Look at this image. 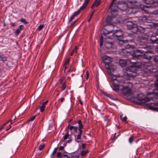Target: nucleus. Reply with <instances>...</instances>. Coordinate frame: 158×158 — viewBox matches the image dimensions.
Listing matches in <instances>:
<instances>
[{"label": "nucleus", "instance_id": "nucleus-57", "mask_svg": "<svg viewBox=\"0 0 158 158\" xmlns=\"http://www.w3.org/2000/svg\"><path fill=\"white\" fill-rule=\"evenodd\" d=\"M48 102V101H46L43 102V104H44V105L45 106V105H46L47 104Z\"/></svg>", "mask_w": 158, "mask_h": 158}, {"label": "nucleus", "instance_id": "nucleus-60", "mask_svg": "<svg viewBox=\"0 0 158 158\" xmlns=\"http://www.w3.org/2000/svg\"><path fill=\"white\" fill-rule=\"evenodd\" d=\"M11 25L13 27H14L15 26V23H12L11 24Z\"/></svg>", "mask_w": 158, "mask_h": 158}, {"label": "nucleus", "instance_id": "nucleus-9", "mask_svg": "<svg viewBox=\"0 0 158 158\" xmlns=\"http://www.w3.org/2000/svg\"><path fill=\"white\" fill-rule=\"evenodd\" d=\"M102 58L103 61V62L105 64L106 68L110 69V66L109 65V64L112 61L111 58L106 56H103Z\"/></svg>", "mask_w": 158, "mask_h": 158}, {"label": "nucleus", "instance_id": "nucleus-16", "mask_svg": "<svg viewBox=\"0 0 158 158\" xmlns=\"http://www.w3.org/2000/svg\"><path fill=\"white\" fill-rule=\"evenodd\" d=\"M134 46H131L128 45L127 46V48L123 50V52L129 53L131 54L134 51Z\"/></svg>", "mask_w": 158, "mask_h": 158}, {"label": "nucleus", "instance_id": "nucleus-28", "mask_svg": "<svg viewBox=\"0 0 158 158\" xmlns=\"http://www.w3.org/2000/svg\"><path fill=\"white\" fill-rule=\"evenodd\" d=\"M58 158H69V157L66 153L64 152L62 154L60 157Z\"/></svg>", "mask_w": 158, "mask_h": 158}, {"label": "nucleus", "instance_id": "nucleus-24", "mask_svg": "<svg viewBox=\"0 0 158 158\" xmlns=\"http://www.w3.org/2000/svg\"><path fill=\"white\" fill-rule=\"evenodd\" d=\"M136 28L138 32L141 33H143L145 31V28L141 26H137Z\"/></svg>", "mask_w": 158, "mask_h": 158}, {"label": "nucleus", "instance_id": "nucleus-59", "mask_svg": "<svg viewBox=\"0 0 158 158\" xmlns=\"http://www.w3.org/2000/svg\"><path fill=\"white\" fill-rule=\"evenodd\" d=\"M55 106H56V108L57 109H58V105L57 104V103H55Z\"/></svg>", "mask_w": 158, "mask_h": 158}, {"label": "nucleus", "instance_id": "nucleus-30", "mask_svg": "<svg viewBox=\"0 0 158 158\" xmlns=\"http://www.w3.org/2000/svg\"><path fill=\"white\" fill-rule=\"evenodd\" d=\"M88 152V151L86 150H83L81 152V155L82 156H84Z\"/></svg>", "mask_w": 158, "mask_h": 158}, {"label": "nucleus", "instance_id": "nucleus-10", "mask_svg": "<svg viewBox=\"0 0 158 158\" xmlns=\"http://www.w3.org/2000/svg\"><path fill=\"white\" fill-rule=\"evenodd\" d=\"M136 18L138 20V21L140 23H150L151 22L150 18L144 16H140L139 17H137Z\"/></svg>", "mask_w": 158, "mask_h": 158}, {"label": "nucleus", "instance_id": "nucleus-35", "mask_svg": "<svg viewBox=\"0 0 158 158\" xmlns=\"http://www.w3.org/2000/svg\"><path fill=\"white\" fill-rule=\"evenodd\" d=\"M35 118V116H34L32 117H31L29 118L27 120V122H30L31 121H33Z\"/></svg>", "mask_w": 158, "mask_h": 158}, {"label": "nucleus", "instance_id": "nucleus-37", "mask_svg": "<svg viewBox=\"0 0 158 158\" xmlns=\"http://www.w3.org/2000/svg\"><path fill=\"white\" fill-rule=\"evenodd\" d=\"M75 17V16L73 15L71 16L69 20V22H71L72 20Z\"/></svg>", "mask_w": 158, "mask_h": 158}, {"label": "nucleus", "instance_id": "nucleus-34", "mask_svg": "<svg viewBox=\"0 0 158 158\" xmlns=\"http://www.w3.org/2000/svg\"><path fill=\"white\" fill-rule=\"evenodd\" d=\"M20 21L21 22L24 24H27L28 23V22L26 21V20L23 18H22L20 20Z\"/></svg>", "mask_w": 158, "mask_h": 158}, {"label": "nucleus", "instance_id": "nucleus-17", "mask_svg": "<svg viewBox=\"0 0 158 158\" xmlns=\"http://www.w3.org/2000/svg\"><path fill=\"white\" fill-rule=\"evenodd\" d=\"M150 40L153 44L158 43V35L153 34L151 36Z\"/></svg>", "mask_w": 158, "mask_h": 158}, {"label": "nucleus", "instance_id": "nucleus-39", "mask_svg": "<svg viewBox=\"0 0 158 158\" xmlns=\"http://www.w3.org/2000/svg\"><path fill=\"white\" fill-rule=\"evenodd\" d=\"M12 120H10V121H9L8 122H7L4 123L3 125H2V126L0 128V130H1L2 128L3 127L5 126V125H6L9 122H11V124H12Z\"/></svg>", "mask_w": 158, "mask_h": 158}, {"label": "nucleus", "instance_id": "nucleus-64", "mask_svg": "<svg viewBox=\"0 0 158 158\" xmlns=\"http://www.w3.org/2000/svg\"><path fill=\"white\" fill-rule=\"evenodd\" d=\"M156 13L157 14H158V10L157 11H156Z\"/></svg>", "mask_w": 158, "mask_h": 158}, {"label": "nucleus", "instance_id": "nucleus-14", "mask_svg": "<svg viewBox=\"0 0 158 158\" xmlns=\"http://www.w3.org/2000/svg\"><path fill=\"white\" fill-rule=\"evenodd\" d=\"M153 95H152V100L155 101V99L157 100L158 99V89L155 90L153 93H152ZM154 106H158V102H156L152 103Z\"/></svg>", "mask_w": 158, "mask_h": 158}, {"label": "nucleus", "instance_id": "nucleus-43", "mask_svg": "<svg viewBox=\"0 0 158 158\" xmlns=\"http://www.w3.org/2000/svg\"><path fill=\"white\" fill-rule=\"evenodd\" d=\"M57 148H55L53 151L52 154L51 155L52 156L54 155L56 152Z\"/></svg>", "mask_w": 158, "mask_h": 158}, {"label": "nucleus", "instance_id": "nucleus-42", "mask_svg": "<svg viewBox=\"0 0 158 158\" xmlns=\"http://www.w3.org/2000/svg\"><path fill=\"white\" fill-rule=\"evenodd\" d=\"M103 44V37L101 36L100 37V46L101 47Z\"/></svg>", "mask_w": 158, "mask_h": 158}, {"label": "nucleus", "instance_id": "nucleus-51", "mask_svg": "<svg viewBox=\"0 0 158 158\" xmlns=\"http://www.w3.org/2000/svg\"><path fill=\"white\" fill-rule=\"evenodd\" d=\"M77 20L78 19H77L76 20H75L73 22L71 23V27H72V26H73L74 24L75 23L77 22Z\"/></svg>", "mask_w": 158, "mask_h": 158}, {"label": "nucleus", "instance_id": "nucleus-15", "mask_svg": "<svg viewBox=\"0 0 158 158\" xmlns=\"http://www.w3.org/2000/svg\"><path fill=\"white\" fill-rule=\"evenodd\" d=\"M123 32L121 30H117L113 32V36L114 38H118L119 37H123Z\"/></svg>", "mask_w": 158, "mask_h": 158}, {"label": "nucleus", "instance_id": "nucleus-55", "mask_svg": "<svg viewBox=\"0 0 158 158\" xmlns=\"http://www.w3.org/2000/svg\"><path fill=\"white\" fill-rule=\"evenodd\" d=\"M154 60L156 62L158 63V56L156 58H155Z\"/></svg>", "mask_w": 158, "mask_h": 158}, {"label": "nucleus", "instance_id": "nucleus-3", "mask_svg": "<svg viewBox=\"0 0 158 158\" xmlns=\"http://www.w3.org/2000/svg\"><path fill=\"white\" fill-rule=\"evenodd\" d=\"M144 1L146 4H153L152 5L148 6L142 5H140L141 9L147 13H151V10L152 8L158 6V1L156 2H154L153 0H144Z\"/></svg>", "mask_w": 158, "mask_h": 158}, {"label": "nucleus", "instance_id": "nucleus-47", "mask_svg": "<svg viewBox=\"0 0 158 158\" xmlns=\"http://www.w3.org/2000/svg\"><path fill=\"white\" fill-rule=\"evenodd\" d=\"M130 3H135L136 2V0H128Z\"/></svg>", "mask_w": 158, "mask_h": 158}, {"label": "nucleus", "instance_id": "nucleus-40", "mask_svg": "<svg viewBox=\"0 0 158 158\" xmlns=\"http://www.w3.org/2000/svg\"><path fill=\"white\" fill-rule=\"evenodd\" d=\"M12 120H10V121H9L8 122H7L4 123L3 125H2V126L0 128V130H1L2 128L3 127L5 126V125H6L9 122H11V124H12Z\"/></svg>", "mask_w": 158, "mask_h": 158}, {"label": "nucleus", "instance_id": "nucleus-44", "mask_svg": "<svg viewBox=\"0 0 158 158\" xmlns=\"http://www.w3.org/2000/svg\"><path fill=\"white\" fill-rule=\"evenodd\" d=\"M78 49V47L77 46H76L74 48V49L73 50H74V52L75 53H77V50Z\"/></svg>", "mask_w": 158, "mask_h": 158}, {"label": "nucleus", "instance_id": "nucleus-48", "mask_svg": "<svg viewBox=\"0 0 158 158\" xmlns=\"http://www.w3.org/2000/svg\"><path fill=\"white\" fill-rule=\"evenodd\" d=\"M94 11H93L92 12V13L91 14V15H90V18H89V19L88 20V22H89V21H90V19H91V18H92V16H93V14H94Z\"/></svg>", "mask_w": 158, "mask_h": 158}, {"label": "nucleus", "instance_id": "nucleus-12", "mask_svg": "<svg viewBox=\"0 0 158 158\" xmlns=\"http://www.w3.org/2000/svg\"><path fill=\"white\" fill-rule=\"evenodd\" d=\"M89 0H85L84 3L82 6H81L80 9L77 11L75 12L73 15L75 16H77L80 14V11L81 10H83L87 6Z\"/></svg>", "mask_w": 158, "mask_h": 158}, {"label": "nucleus", "instance_id": "nucleus-23", "mask_svg": "<svg viewBox=\"0 0 158 158\" xmlns=\"http://www.w3.org/2000/svg\"><path fill=\"white\" fill-rule=\"evenodd\" d=\"M100 0H96L93 3L91 8L93 9L94 7H97L98 6L100 5Z\"/></svg>", "mask_w": 158, "mask_h": 158}, {"label": "nucleus", "instance_id": "nucleus-36", "mask_svg": "<svg viewBox=\"0 0 158 158\" xmlns=\"http://www.w3.org/2000/svg\"><path fill=\"white\" fill-rule=\"evenodd\" d=\"M45 145L43 144L42 145H40L39 147V149L40 150H42L44 147Z\"/></svg>", "mask_w": 158, "mask_h": 158}, {"label": "nucleus", "instance_id": "nucleus-33", "mask_svg": "<svg viewBox=\"0 0 158 158\" xmlns=\"http://www.w3.org/2000/svg\"><path fill=\"white\" fill-rule=\"evenodd\" d=\"M45 106L42 104V105L40 107V111L41 112H43L45 109Z\"/></svg>", "mask_w": 158, "mask_h": 158}, {"label": "nucleus", "instance_id": "nucleus-19", "mask_svg": "<svg viewBox=\"0 0 158 158\" xmlns=\"http://www.w3.org/2000/svg\"><path fill=\"white\" fill-rule=\"evenodd\" d=\"M139 38L141 41L145 43L147 40L148 36L145 34H143L139 36Z\"/></svg>", "mask_w": 158, "mask_h": 158}, {"label": "nucleus", "instance_id": "nucleus-50", "mask_svg": "<svg viewBox=\"0 0 158 158\" xmlns=\"http://www.w3.org/2000/svg\"><path fill=\"white\" fill-rule=\"evenodd\" d=\"M156 86L158 87V79H157L155 82Z\"/></svg>", "mask_w": 158, "mask_h": 158}, {"label": "nucleus", "instance_id": "nucleus-4", "mask_svg": "<svg viewBox=\"0 0 158 158\" xmlns=\"http://www.w3.org/2000/svg\"><path fill=\"white\" fill-rule=\"evenodd\" d=\"M126 71L125 72V75L127 77H134L139 73L138 71L137 70L136 67L130 66L125 69Z\"/></svg>", "mask_w": 158, "mask_h": 158}, {"label": "nucleus", "instance_id": "nucleus-27", "mask_svg": "<svg viewBox=\"0 0 158 158\" xmlns=\"http://www.w3.org/2000/svg\"><path fill=\"white\" fill-rule=\"evenodd\" d=\"M78 123V130H82V129L83 127V125L82 124V122L81 120H79Z\"/></svg>", "mask_w": 158, "mask_h": 158}, {"label": "nucleus", "instance_id": "nucleus-54", "mask_svg": "<svg viewBox=\"0 0 158 158\" xmlns=\"http://www.w3.org/2000/svg\"><path fill=\"white\" fill-rule=\"evenodd\" d=\"M71 141H72V140L71 139V138L70 137V138H69V140H68V141H67V142L66 143H70L71 142Z\"/></svg>", "mask_w": 158, "mask_h": 158}, {"label": "nucleus", "instance_id": "nucleus-5", "mask_svg": "<svg viewBox=\"0 0 158 158\" xmlns=\"http://www.w3.org/2000/svg\"><path fill=\"white\" fill-rule=\"evenodd\" d=\"M153 94L152 93L148 94L146 96H145L142 93H140L137 95L136 98L141 103H145L152 100V95Z\"/></svg>", "mask_w": 158, "mask_h": 158}, {"label": "nucleus", "instance_id": "nucleus-2", "mask_svg": "<svg viewBox=\"0 0 158 158\" xmlns=\"http://www.w3.org/2000/svg\"><path fill=\"white\" fill-rule=\"evenodd\" d=\"M112 16H108L106 19V24L103 30V33L105 35L114 31V29L115 27L113 24L117 22V21H115V16L113 15Z\"/></svg>", "mask_w": 158, "mask_h": 158}, {"label": "nucleus", "instance_id": "nucleus-53", "mask_svg": "<svg viewBox=\"0 0 158 158\" xmlns=\"http://www.w3.org/2000/svg\"><path fill=\"white\" fill-rule=\"evenodd\" d=\"M78 156L77 155H76L75 156H72L71 158H78Z\"/></svg>", "mask_w": 158, "mask_h": 158}, {"label": "nucleus", "instance_id": "nucleus-6", "mask_svg": "<svg viewBox=\"0 0 158 158\" xmlns=\"http://www.w3.org/2000/svg\"><path fill=\"white\" fill-rule=\"evenodd\" d=\"M120 78L122 77H117L115 79L113 78L114 85V90L116 91H118L119 89V86L122 85V83H123V81Z\"/></svg>", "mask_w": 158, "mask_h": 158}, {"label": "nucleus", "instance_id": "nucleus-52", "mask_svg": "<svg viewBox=\"0 0 158 158\" xmlns=\"http://www.w3.org/2000/svg\"><path fill=\"white\" fill-rule=\"evenodd\" d=\"M116 134V133H115V134L113 136V137L112 136L111 137V140H113L114 139Z\"/></svg>", "mask_w": 158, "mask_h": 158}, {"label": "nucleus", "instance_id": "nucleus-46", "mask_svg": "<svg viewBox=\"0 0 158 158\" xmlns=\"http://www.w3.org/2000/svg\"><path fill=\"white\" fill-rule=\"evenodd\" d=\"M62 154L60 152H59L57 153V156L58 157V158L60 157L61 156Z\"/></svg>", "mask_w": 158, "mask_h": 158}, {"label": "nucleus", "instance_id": "nucleus-1", "mask_svg": "<svg viewBox=\"0 0 158 158\" xmlns=\"http://www.w3.org/2000/svg\"><path fill=\"white\" fill-rule=\"evenodd\" d=\"M116 1V0H113L110 6L111 14L112 15L115 17L118 14V10L119 9L124 11L128 7V6L125 2L122 1L117 3Z\"/></svg>", "mask_w": 158, "mask_h": 158}, {"label": "nucleus", "instance_id": "nucleus-7", "mask_svg": "<svg viewBox=\"0 0 158 158\" xmlns=\"http://www.w3.org/2000/svg\"><path fill=\"white\" fill-rule=\"evenodd\" d=\"M148 52L143 50L142 48L136 50L131 55L134 58L138 59L139 57L142 56L144 55H146Z\"/></svg>", "mask_w": 158, "mask_h": 158}, {"label": "nucleus", "instance_id": "nucleus-56", "mask_svg": "<svg viewBox=\"0 0 158 158\" xmlns=\"http://www.w3.org/2000/svg\"><path fill=\"white\" fill-rule=\"evenodd\" d=\"M64 100V98H61L59 99V100L60 101V102H62Z\"/></svg>", "mask_w": 158, "mask_h": 158}, {"label": "nucleus", "instance_id": "nucleus-22", "mask_svg": "<svg viewBox=\"0 0 158 158\" xmlns=\"http://www.w3.org/2000/svg\"><path fill=\"white\" fill-rule=\"evenodd\" d=\"M23 25L19 26L18 28L14 32L16 35H18L20 33L21 31L23 29Z\"/></svg>", "mask_w": 158, "mask_h": 158}, {"label": "nucleus", "instance_id": "nucleus-11", "mask_svg": "<svg viewBox=\"0 0 158 158\" xmlns=\"http://www.w3.org/2000/svg\"><path fill=\"white\" fill-rule=\"evenodd\" d=\"M59 87L61 88V91L64 90L66 88V84L65 82V77H63L59 80Z\"/></svg>", "mask_w": 158, "mask_h": 158}, {"label": "nucleus", "instance_id": "nucleus-8", "mask_svg": "<svg viewBox=\"0 0 158 158\" xmlns=\"http://www.w3.org/2000/svg\"><path fill=\"white\" fill-rule=\"evenodd\" d=\"M132 85L131 84H130L128 86H123L121 90L122 93L125 95H129L132 93L131 88Z\"/></svg>", "mask_w": 158, "mask_h": 158}, {"label": "nucleus", "instance_id": "nucleus-25", "mask_svg": "<svg viewBox=\"0 0 158 158\" xmlns=\"http://www.w3.org/2000/svg\"><path fill=\"white\" fill-rule=\"evenodd\" d=\"M69 129L72 132L76 133L78 130V127L74 126H71L69 127Z\"/></svg>", "mask_w": 158, "mask_h": 158}, {"label": "nucleus", "instance_id": "nucleus-49", "mask_svg": "<svg viewBox=\"0 0 158 158\" xmlns=\"http://www.w3.org/2000/svg\"><path fill=\"white\" fill-rule=\"evenodd\" d=\"M89 73L87 71L86 74V76H85V78L87 80L89 78Z\"/></svg>", "mask_w": 158, "mask_h": 158}, {"label": "nucleus", "instance_id": "nucleus-38", "mask_svg": "<svg viewBox=\"0 0 158 158\" xmlns=\"http://www.w3.org/2000/svg\"><path fill=\"white\" fill-rule=\"evenodd\" d=\"M44 27V25H40L37 28V29L39 30H41L42 28H43Z\"/></svg>", "mask_w": 158, "mask_h": 158}, {"label": "nucleus", "instance_id": "nucleus-20", "mask_svg": "<svg viewBox=\"0 0 158 158\" xmlns=\"http://www.w3.org/2000/svg\"><path fill=\"white\" fill-rule=\"evenodd\" d=\"M127 28L129 29H130L134 28H136L137 27L136 24L131 21H129L127 22Z\"/></svg>", "mask_w": 158, "mask_h": 158}, {"label": "nucleus", "instance_id": "nucleus-61", "mask_svg": "<svg viewBox=\"0 0 158 158\" xmlns=\"http://www.w3.org/2000/svg\"><path fill=\"white\" fill-rule=\"evenodd\" d=\"M11 127V126L10 125L9 126V127L8 128H7L6 129V131H8V130H9L10 128Z\"/></svg>", "mask_w": 158, "mask_h": 158}, {"label": "nucleus", "instance_id": "nucleus-18", "mask_svg": "<svg viewBox=\"0 0 158 158\" xmlns=\"http://www.w3.org/2000/svg\"><path fill=\"white\" fill-rule=\"evenodd\" d=\"M129 60L120 59L119 61L120 65L122 67H126L130 63Z\"/></svg>", "mask_w": 158, "mask_h": 158}, {"label": "nucleus", "instance_id": "nucleus-21", "mask_svg": "<svg viewBox=\"0 0 158 158\" xmlns=\"http://www.w3.org/2000/svg\"><path fill=\"white\" fill-rule=\"evenodd\" d=\"M75 137L77 139H81V136L82 133V130H78L76 133Z\"/></svg>", "mask_w": 158, "mask_h": 158}, {"label": "nucleus", "instance_id": "nucleus-45", "mask_svg": "<svg viewBox=\"0 0 158 158\" xmlns=\"http://www.w3.org/2000/svg\"><path fill=\"white\" fill-rule=\"evenodd\" d=\"M127 119V118L126 116L124 117L123 118H122L121 119L122 121L123 122H125L126 121Z\"/></svg>", "mask_w": 158, "mask_h": 158}, {"label": "nucleus", "instance_id": "nucleus-41", "mask_svg": "<svg viewBox=\"0 0 158 158\" xmlns=\"http://www.w3.org/2000/svg\"><path fill=\"white\" fill-rule=\"evenodd\" d=\"M134 137L133 136H131L130 137L129 139V141L130 143H131L133 140Z\"/></svg>", "mask_w": 158, "mask_h": 158}, {"label": "nucleus", "instance_id": "nucleus-31", "mask_svg": "<svg viewBox=\"0 0 158 158\" xmlns=\"http://www.w3.org/2000/svg\"><path fill=\"white\" fill-rule=\"evenodd\" d=\"M62 143H64L63 144V146H60L59 148V150H63L64 149V146H66V143H65L64 141H62L61 142Z\"/></svg>", "mask_w": 158, "mask_h": 158}, {"label": "nucleus", "instance_id": "nucleus-62", "mask_svg": "<svg viewBox=\"0 0 158 158\" xmlns=\"http://www.w3.org/2000/svg\"><path fill=\"white\" fill-rule=\"evenodd\" d=\"M144 58H145L148 59L151 58V56H149L148 57H144Z\"/></svg>", "mask_w": 158, "mask_h": 158}, {"label": "nucleus", "instance_id": "nucleus-13", "mask_svg": "<svg viewBox=\"0 0 158 158\" xmlns=\"http://www.w3.org/2000/svg\"><path fill=\"white\" fill-rule=\"evenodd\" d=\"M70 58L66 59L64 62V72L65 73H69L70 72L71 66H67L69 63Z\"/></svg>", "mask_w": 158, "mask_h": 158}, {"label": "nucleus", "instance_id": "nucleus-32", "mask_svg": "<svg viewBox=\"0 0 158 158\" xmlns=\"http://www.w3.org/2000/svg\"><path fill=\"white\" fill-rule=\"evenodd\" d=\"M0 58L3 61H5L6 60V57L4 55H0Z\"/></svg>", "mask_w": 158, "mask_h": 158}, {"label": "nucleus", "instance_id": "nucleus-29", "mask_svg": "<svg viewBox=\"0 0 158 158\" xmlns=\"http://www.w3.org/2000/svg\"><path fill=\"white\" fill-rule=\"evenodd\" d=\"M70 135L68 134V133L67 134L65 135L64 136V137L63 138V140H62L61 142L62 141H64V140H66L68 138H70Z\"/></svg>", "mask_w": 158, "mask_h": 158}, {"label": "nucleus", "instance_id": "nucleus-26", "mask_svg": "<svg viewBox=\"0 0 158 158\" xmlns=\"http://www.w3.org/2000/svg\"><path fill=\"white\" fill-rule=\"evenodd\" d=\"M112 45L113 44L111 42H106L105 44V46L106 48L110 49L112 47Z\"/></svg>", "mask_w": 158, "mask_h": 158}, {"label": "nucleus", "instance_id": "nucleus-63", "mask_svg": "<svg viewBox=\"0 0 158 158\" xmlns=\"http://www.w3.org/2000/svg\"><path fill=\"white\" fill-rule=\"evenodd\" d=\"M80 102L81 105H83V102L80 100Z\"/></svg>", "mask_w": 158, "mask_h": 158}, {"label": "nucleus", "instance_id": "nucleus-58", "mask_svg": "<svg viewBox=\"0 0 158 158\" xmlns=\"http://www.w3.org/2000/svg\"><path fill=\"white\" fill-rule=\"evenodd\" d=\"M74 50H73L71 52L70 54V55L71 56H72L73 55L74 52Z\"/></svg>", "mask_w": 158, "mask_h": 158}]
</instances>
